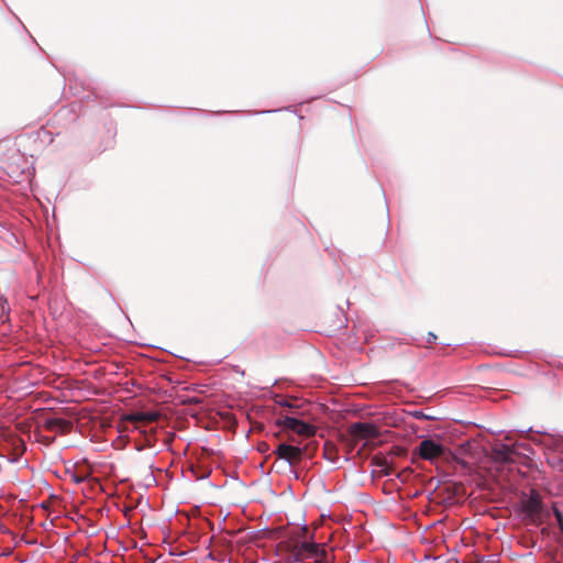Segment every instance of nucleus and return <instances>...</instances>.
Masks as SVG:
<instances>
[{
  "label": "nucleus",
  "instance_id": "10",
  "mask_svg": "<svg viewBox=\"0 0 563 563\" xmlns=\"http://www.w3.org/2000/svg\"><path fill=\"white\" fill-rule=\"evenodd\" d=\"M141 422V411L133 412L124 418V429L130 430V426H132V430L139 429V423Z\"/></svg>",
  "mask_w": 563,
  "mask_h": 563
},
{
  "label": "nucleus",
  "instance_id": "15",
  "mask_svg": "<svg viewBox=\"0 0 563 563\" xmlns=\"http://www.w3.org/2000/svg\"><path fill=\"white\" fill-rule=\"evenodd\" d=\"M135 448H136L137 450H140V449H141V446L137 444V442H135Z\"/></svg>",
  "mask_w": 563,
  "mask_h": 563
},
{
  "label": "nucleus",
  "instance_id": "6",
  "mask_svg": "<svg viewBox=\"0 0 563 563\" xmlns=\"http://www.w3.org/2000/svg\"><path fill=\"white\" fill-rule=\"evenodd\" d=\"M350 434L355 441L369 440L378 437V430L373 423L356 422L351 424Z\"/></svg>",
  "mask_w": 563,
  "mask_h": 563
},
{
  "label": "nucleus",
  "instance_id": "12",
  "mask_svg": "<svg viewBox=\"0 0 563 563\" xmlns=\"http://www.w3.org/2000/svg\"><path fill=\"white\" fill-rule=\"evenodd\" d=\"M155 477L153 475V473H148V474H145L143 475V486L145 487H150L152 486L154 483H155Z\"/></svg>",
  "mask_w": 563,
  "mask_h": 563
},
{
  "label": "nucleus",
  "instance_id": "14",
  "mask_svg": "<svg viewBox=\"0 0 563 563\" xmlns=\"http://www.w3.org/2000/svg\"><path fill=\"white\" fill-rule=\"evenodd\" d=\"M280 405L288 408L292 407V402L290 400H284L280 402Z\"/></svg>",
  "mask_w": 563,
  "mask_h": 563
},
{
  "label": "nucleus",
  "instance_id": "5",
  "mask_svg": "<svg viewBox=\"0 0 563 563\" xmlns=\"http://www.w3.org/2000/svg\"><path fill=\"white\" fill-rule=\"evenodd\" d=\"M143 449L146 446H154L156 437L147 435V433H153L156 431L153 426L154 422L159 423L162 416L158 411H143Z\"/></svg>",
  "mask_w": 563,
  "mask_h": 563
},
{
  "label": "nucleus",
  "instance_id": "2",
  "mask_svg": "<svg viewBox=\"0 0 563 563\" xmlns=\"http://www.w3.org/2000/svg\"><path fill=\"white\" fill-rule=\"evenodd\" d=\"M521 508L526 518L536 526L544 523L551 516V510L545 508L536 490H531L529 496L522 498Z\"/></svg>",
  "mask_w": 563,
  "mask_h": 563
},
{
  "label": "nucleus",
  "instance_id": "7",
  "mask_svg": "<svg viewBox=\"0 0 563 563\" xmlns=\"http://www.w3.org/2000/svg\"><path fill=\"white\" fill-rule=\"evenodd\" d=\"M275 454L278 459L287 461L289 464H294L300 461L302 451L298 446H294L286 443H280L276 450Z\"/></svg>",
  "mask_w": 563,
  "mask_h": 563
},
{
  "label": "nucleus",
  "instance_id": "9",
  "mask_svg": "<svg viewBox=\"0 0 563 563\" xmlns=\"http://www.w3.org/2000/svg\"><path fill=\"white\" fill-rule=\"evenodd\" d=\"M45 428L49 431H60L62 433H67L71 430L73 423L62 418H53L46 420Z\"/></svg>",
  "mask_w": 563,
  "mask_h": 563
},
{
  "label": "nucleus",
  "instance_id": "8",
  "mask_svg": "<svg viewBox=\"0 0 563 563\" xmlns=\"http://www.w3.org/2000/svg\"><path fill=\"white\" fill-rule=\"evenodd\" d=\"M515 454V450L512 446L505 443H495L493 446V456L496 461L499 462H510L512 461V456Z\"/></svg>",
  "mask_w": 563,
  "mask_h": 563
},
{
  "label": "nucleus",
  "instance_id": "3",
  "mask_svg": "<svg viewBox=\"0 0 563 563\" xmlns=\"http://www.w3.org/2000/svg\"><path fill=\"white\" fill-rule=\"evenodd\" d=\"M279 424L287 430L295 432L303 438H311L316 434L317 429L314 426L299 420L295 417L284 416L279 419Z\"/></svg>",
  "mask_w": 563,
  "mask_h": 563
},
{
  "label": "nucleus",
  "instance_id": "13",
  "mask_svg": "<svg viewBox=\"0 0 563 563\" xmlns=\"http://www.w3.org/2000/svg\"><path fill=\"white\" fill-rule=\"evenodd\" d=\"M437 340V335L433 332L428 333V343H432Z\"/></svg>",
  "mask_w": 563,
  "mask_h": 563
},
{
  "label": "nucleus",
  "instance_id": "1",
  "mask_svg": "<svg viewBox=\"0 0 563 563\" xmlns=\"http://www.w3.org/2000/svg\"><path fill=\"white\" fill-rule=\"evenodd\" d=\"M288 561L296 563H331L324 545L309 541L292 543L288 550Z\"/></svg>",
  "mask_w": 563,
  "mask_h": 563
},
{
  "label": "nucleus",
  "instance_id": "11",
  "mask_svg": "<svg viewBox=\"0 0 563 563\" xmlns=\"http://www.w3.org/2000/svg\"><path fill=\"white\" fill-rule=\"evenodd\" d=\"M552 512L556 519L558 526L560 528L561 533L563 534V515L559 510L555 504L552 505Z\"/></svg>",
  "mask_w": 563,
  "mask_h": 563
},
{
  "label": "nucleus",
  "instance_id": "4",
  "mask_svg": "<svg viewBox=\"0 0 563 563\" xmlns=\"http://www.w3.org/2000/svg\"><path fill=\"white\" fill-rule=\"evenodd\" d=\"M418 455L426 461L434 462L445 453V448L433 439H424L417 448Z\"/></svg>",
  "mask_w": 563,
  "mask_h": 563
}]
</instances>
